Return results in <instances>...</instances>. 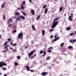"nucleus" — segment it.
Returning <instances> with one entry per match:
<instances>
[{"mask_svg": "<svg viewBox=\"0 0 76 76\" xmlns=\"http://www.w3.org/2000/svg\"><path fill=\"white\" fill-rule=\"evenodd\" d=\"M5 19H6V15H4L3 16V19L4 20H5Z\"/></svg>", "mask_w": 76, "mask_h": 76, "instance_id": "31", "label": "nucleus"}, {"mask_svg": "<svg viewBox=\"0 0 76 76\" xmlns=\"http://www.w3.org/2000/svg\"><path fill=\"white\" fill-rule=\"evenodd\" d=\"M3 66H7V64L6 63H4L3 62Z\"/></svg>", "mask_w": 76, "mask_h": 76, "instance_id": "32", "label": "nucleus"}, {"mask_svg": "<svg viewBox=\"0 0 76 76\" xmlns=\"http://www.w3.org/2000/svg\"><path fill=\"white\" fill-rule=\"evenodd\" d=\"M35 51H36L35 50H33L30 52L28 54V57H30L31 56H32V54H33L34 53H35Z\"/></svg>", "mask_w": 76, "mask_h": 76, "instance_id": "4", "label": "nucleus"}, {"mask_svg": "<svg viewBox=\"0 0 76 76\" xmlns=\"http://www.w3.org/2000/svg\"><path fill=\"white\" fill-rule=\"evenodd\" d=\"M57 35H55L54 37V38H57Z\"/></svg>", "mask_w": 76, "mask_h": 76, "instance_id": "54", "label": "nucleus"}, {"mask_svg": "<svg viewBox=\"0 0 76 76\" xmlns=\"http://www.w3.org/2000/svg\"><path fill=\"white\" fill-rule=\"evenodd\" d=\"M4 76H7V74H4Z\"/></svg>", "mask_w": 76, "mask_h": 76, "instance_id": "56", "label": "nucleus"}, {"mask_svg": "<svg viewBox=\"0 0 76 76\" xmlns=\"http://www.w3.org/2000/svg\"><path fill=\"white\" fill-rule=\"evenodd\" d=\"M71 29V27H67L66 28V29L67 31H69V30H70V29Z\"/></svg>", "mask_w": 76, "mask_h": 76, "instance_id": "24", "label": "nucleus"}, {"mask_svg": "<svg viewBox=\"0 0 76 76\" xmlns=\"http://www.w3.org/2000/svg\"><path fill=\"white\" fill-rule=\"evenodd\" d=\"M32 28L34 31H35V30H36V29H35V26H34V25H32Z\"/></svg>", "mask_w": 76, "mask_h": 76, "instance_id": "17", "label": "nucleus"}, {"mask_svg": "<svg viewBox=\"0 0 76 76\" xmlns=\"http://www.w3.org/2000/svg\"><path fill=\"white\" fill-rule=\"evenodd\" d=\"M76 41V39H72V40H71L70 39L69 40V42H71V43H72V44H74V42H75Z\"/></svg>", "mask_w": 76, "mask_h": 76, "instance_id": "5", "label": "nucleus"}, {"mask_svg": "<svg viewBox=\"0 0 76 76\" xmlns=\"http://www.w3.org/2000/svg\"><path fill=\"white\" fill-rule=\"evenodd\" d=\"M37 20H38L39 19V18H40V15H39L38 16V17H37Z\"/></svg>", "mask_w": 76, "mask_h": 76, "instance_id": "25", "label": "nucleus"}, {"mask_svg": "<svg viewBox=\"0 0 76 76\" xmlns=\"http://www.w3.org/2000/svg\"><path fill=\"white\" fill-rule=\"evenodd\" d=\"M18 39L20 38V39L23 38V33L21 32L18 35Z\"/></svg>", "mask_w": 76, "mask_h": 76, "instance_id": "3", "label": "nucleus"}, {"mask_svg": "<svg viewBox=\"0 0 76 76\" xmlns=\"http://www.w3.org/2000/svg\"><path fill=\"white\" fill-rule=\"evenodd\" d=\"M48 49H49V50H50V49H53V47H50L48 48Z\"/></svg>", "mask_w": 76, "mask_h": 76, "instance_id": "46", "label": "nucleus"}, {"mask_svg": "<svg viewBox=\"0 0 76 76\" xmlns=\"http://www.w3.org/2000/svg\"><path fill=\"white\" fill-rule=\"evenodd\" d=\"M21 6L22 9H23V6H22V5H21Z\"/></svg>", "mask_w": 76, "mask_h": 76, "instance_id": "47", "label": "nucleus"}, {"mask_svg": "<svg viewBox=\"0 0 76 76\" xmlns=\"http://www.w3.org/2000/svg\"><path fill=\"white\" fill-rule=\"evenodd\" d=\"M2 75V73L0 72V75Z\"/></svg>", "mask_w": 76, "mask_h": 76, "instance_id": "62", "label": "nucleus"}, {"mask_svg": "<svg viewBox=\"0 0 76 76\" xmlns=\"http://www.w3.org/2000/svg\"><path fill=\"white\" fill-rule=\"evenodd\" d=\"M71 16H73V13H71Z\"/></svg>", "mask_w": 76, "mask_h": 76, "instance_id": "61", "label": "nucleus"}, {"mask_svg": "<svg viewBox=\"0 0 76 76\" xmlns=\"http://www.w3.org/2000/svg\"><path fill=\"white\" fill-rule=\"evenodd\" d=\"M8 21L9 22H10V23H11V22H13V20L11 18H10L9 20Z\"/></svg>", "mask_w": 76, "mask_h": 76, "instance_id": "19", "label": "nucleus"}, {"mask_svg": "<svg viewBox=\"0 0 76 76\" xmlns=\"http://www.w3.org/2000/svg\"><path fill=\"white\" fill-rule=\"evenodd\" d=\"M20 19H22L23 20H24L25 19V17L23 15H20V16H19L17 18L16 20L17 21H19V20H20Z\"/></svg>", "mask_w": 76, "mask_h": 76, "instance_id": "1", "label": "nucleus"}, {"mask_svg": "<svg viewBox=\"0 0 76 76\" xmlns=\"http://www.w3.org/2000/svg\"><path fill=\"white\" fill-rule=\"evenodd\" d=\"M12 18H14V19H15L16 18V16H15L14 17H12Z\"/></svg>", "mask_w": 76, "mask_h": 76, "instance_id": "57", "label": "nucleus"}, {"mask_svg": "<svg viewBox=\"0 0 76 76\" xmlns=\"http://www.w3.org/2000/svg\"><path fill=\"white\" fill-rule=\"evenodd\" d=\"M46 60H50V56H49L47 58H46Z\"/></svg>", "mask_w": 76, "mask_h": 76, "instance_id": "30", "label": "nucleus"}, {"mask_svg": "<svg viewBox=\"0 0 76 76\" xmlns=\"http://www.w3.org/2000/svg\"><path fill=\"white\" fill-rule=\"evenodd\" d=\"M5 50H6L2 51V52H3V53H5V52H6V51H8V50H7V49H5Z\"/></svg>", "mask_w": 76, "mask_h": 76, "instance_id": "36", "label": "nucleus"}, {"mask_svg": "<svg viewBox=\"0 0 76 76\" xmlns=\"http://www.w3.org/2000/svg\"><path fill=\"white\" fill-rule=\"evenodd\" d=\"M43 52L44 51H43V50H41L39 52V54H41L42 53H43Z\"/></svg>", "mask_w": 76, "mask_h": 76, "instance_id": "38", "label": "nucleus"}, {"mask_svg": "<svg viewBox=\"0 0 76 76\" xmlns=\"http://www.w3.org/2000/svg\"><path fill=\"white\" fill-rule=\"evenodd\" d=\"M7 41L4 43V45H7Z\"/></svg>", "mask_w": 76, "mask_h": 76, "instance_id": "33", "label": "nucleus"}, {"mask_svg": "<svg viewBox=\"0 0 76 76\" xmlns=\"http://www.w3.org/2000/svg\"><path fill=\"white\" fill-rule=\"evenodd\" d=\"M22 4L23 5H25V1H23Z\"/></svg>", "mask_w": 76, "mask_h": 76, "instance_id": "37", "label": "nucleus"}, {"mask_svg": "<svg viewBox=\"0 0 76 76\" xmlns=\"http://www.w3.org/2000/svg\"><path fill=\"white\" fill-rule=\"evenodd\" d=\"M69 35H71V36H73L74 34H73V33L72 32Z\"/></svg>", "mask_w": 76, "mask_h": 76, "instance_id": "42", "label": "nucleus"}, {"mask_svg": "<svg viewBox=\"0 0 76 76\" xmlns=\"http://www.w3.org/2000/svg\"><path fill=\"white\" fill-rule=\"evenodd\" d=\"M10 49L11 50H13V48H10Z\"/></svg>", "mask_w": 76, "mask_h": 76, "instance_id": "55", "label": "nucleus"}, {"mask_svg": "<svg viewBox=\"0 0 76 76\" xmlns=\"http://www.w3.org/2000/svg\"><path fill=\"white\" fill-rule=\"evenodd\" d=\"M42 35L43 36L45 35V30H42Z\"/></svg>", "mask_w": 76, "mask_h": 76, "instance_id": "16", "label": "nucleus"}, {"mask_svg": "<svg viewBox=\"0 0 76 76\" xmlns=\"http://www.w3.org/2000/svg\"><path fill=\"white\" fill-rule=\"evenodd\" d=\"M63 7H61L59 9V11L60 12H61L63 10Z\"/></svg>", "mask_w": 76, "mask_h": 76, "instance_id": "23", "label": "nucleus"}, {"mask_svg": "<svg viewBox=\"0 0 76 76\" xmlns=\"http://www.w3.org/2000/svg\"><path fill=\"white\" fill-rule=\"evenodd\" d=\"M3 66V61L0 62V67H2Z\"/></svg>", "mask_w": 76, "mask_h": 76, "instance_id": "14", "label": "nucleus"}, {"mask_svg": "<svg viewBox=\"0 0 76 76\" xmlns=\"http://www.w3.org/2000/svg\"><path fill=\"white\" fill-rule=\"evenodd\" d=\"M51 50H50L49 49H48V50L47 51V52H48V53H51Z\"/></svg>", "mask_w": 76, "mask_h": 76, "instance_id": "29", "label": "nucleus"}, {"mask_svg": "<svg viewBox=\"0 0 76 76\" xmlns=\"http://www.w3.org/2000/svg\"><path fill=\"white\" fill-rule=\"evenodd\" d=\"M13 42H11V43H10V45H12L13 46Z\"/></svg>", "mask_w": 76, "mask_h": 76, "instance_id": "50", "label": "nucleus"}, {"mask_svg": "<svg viewBox=\"0 0 76 76\" xmlns=\"http://www.w3.org/2000/svg\"><path fill=\"white\" fill-rule=\"evenodd\" d=\"M8 47H9V45H7L6 46L4 47V49H7V50L8 51L9 48H7Z\"/></svg>", "mask_w": 76, "mask_h": 76, "instance_id": "18", "label": "nucleus"}, {"mask_svg": "<svg viewBox=\"0 0 76 76\" xmlns=\"http://www.w3.org/2000/svg\"><path fill=\"white\" fill-rule=\"evenodd\" d=\"M16 32H17V30H16V29H15L14 31H12V32H13V33H16Z\"/></svg>", "mask_w": 76, "mask_h": 76, "instance_id": "27", "label": "nucleus"}, {"mask_svg": "<svg viewBox=\"0 0 76 76\" xmlns=\"http://www.w3.org/2000/svg\"><path fill=\"white\" fill-rule=\"evenodd\" d=\"M50 38H53V36L51 35V36L50 37Z\"/></svg>", "mask_w": 76, "mask_h": 76, "instance_id": "53", "label": "nucleus"}, {"mask_svg": "<svg viewBox=\"0 0 76 76\" xmlns=\"http://www.w3.org/2000/svg\"><path fill=\"white\" fill-rule=\"evenodd\" d=\"M35 57H37V55H34V56H32L30 57L31 59H33L34 58H35Z\"/></svg>", "mask_w": 76, "mask_h": 76, "instance_id": "15", "label": "nucleus"}, {"mask_svg": "<svg viewBox=\"0 0 76 76\" xmlns=\"http://www.w3.org/2000/svg\"><path fill=\"white\" fill-rule=\"evenodd\" d=\"M67 69H66V70L65 71H64V72H67Z\"/></svg>", "mask_w": 76, "mask_h": 76, "instance_id": "63", "label": "nucleus"}, {"mask_svg": "<svg viewBox=\"0 0 76 76\" xmlns=\"http://www.w3.org/2000/svg\"><path fill=\"white\" fill-rule=\"evenodd\" d=\"M28 48V46H26V49H27V48Z\"/></svg>", "mask_w": 76, "mask_h": 76, "instance_id": "60", "label": "nucleus"}, {"mask_svg": "<svg viewBox=\"0 0 76 76\" xmlns=\"http://www.w3.org/2000/svg\"><path fill=\"white\" fill-rule=\"evenodd\" d=\"M59 38H60V37H58L57 38L54 39L53 40V42H55V41H57V40H58V39H59Z\"/></svg>", "mask_w": 76, "mask_h": 76, "instance_id": "10", "label": "nucleus"}, {"mask_svg": "<svg viewBox=\"0 0 76 76\" xmlns=\"http://www.w3.org/2000/svg\"><path fill=\"white\" fill-rule=\"evenodd\" d=\"M48 11V8H45V14H47V12Z\"/></svg>", "mask_w": 76, "mask_h": 76, "instance_id": "12", "label": "nucleus"}, {"mask_svg": "<svg viewBox=\"0 0 76 76\" xmlns=\"http://www.w3.org/2000/svg\"><path fill=\"white\" fill-rule=\"evenodd\" d=\"M15 66H18V63L16 62L15 63Z\"/></svg>", "mask_w": 76, "mask_h": 76, "instance_id": "44", "label": "nucleus"}, {"mask_svg": "<svg viewBox=\"0 0 76 76\" xmlns=\"http://www.w3.org/2000/svg\"><path fill=\"white\" fill-rule=\"evenodd\" d=\"M46 7H47V5H45L43 6L42 8L43 9H45V8Z\"/></svg>", "mask_w": 76, "mask_h": 76, "instance_id": "35", "label": "nucleus"}, {"mask_svg": "<svg viewBox=\"0 0 76 76\" xmlns=\"http://www.w3.org/2000/svg\"><path fill=\"white\" fill-rule=\"evenodd\" d=\"M23 15H24V16H26L27 14L25 12H23Z\"/></svg>", "mask_w": 76, "mask_h": 76, "instance_id": "43", "label": "nucleus"}, {"mask_svg": "<svg viewBox=\"0 0 76 76\" xmlns=\"http://www.w3.org/2000/svg\"><path fill=\"white\" fill-rule=\"evenodd\" d=\"M74 32L75 34H76V31H75Z\"/></svg>", "mask_w": 76, "mask_h": 76, "instance_id": "64", "label": "nucleus"}, {"mask_svg": "<svg viewBox=\"0 0 76 76\" xmlns=\"http://www.w3.org/2000/svg\"><path fill=\"white\" fill-rule=\"evenodd\" d=\"M16 45H17V44H16V43L13 44V45H12V46H14V47L16 46Z\"/></svg>", "mask_w": 76, "mask_h": 76, "instance_id": "39", "label": "nucleus"}, {"mask_svg": "<svg viewBox=\"0 0 76 76\" xmlns=\"http://www.w3.org/2000/svg\"><path fill=\"white\" fill-rule=\"evenodd\" d=\"M31 43L33 44V43H34V41H32L31 42Z\"/></svg>", "mask_w": 76, "mask_h": 76, "instance_id": "58", "label": "nucleus"}, {"mask_svg": "<svg viewBox=\"0 0 76 76\" xmlns=\"http://www.w3.org/2000/svg\"><path fill=\"white\" fill-rule=\"evenodd\" d=\"M20 9H21V8H20L19 7V8H18V10H20Z\"/></svg>", "mask_w": 76, "mask_h": 76, "instance_id": "52", "label": "nucleus"}, {"mask_svg": "<svg viewBox=\"0 0 76 76\" xmlns=\"http://www.w3.org/2000/svg\"><path fill=\"white\" fill-rule=\"evenodd\" d=\"M13 53H15V52H17V50L16 49L15 50H13Z\"/></svg>", "mask_w": 76, "mask_h": 76, "instance_id": "45", "label": "nucleus"}, {"mask_svg": "<svg viewBox=\"0 0 76 76\" xmlns=\"http://www.w3.org/2000/svg\"><path fill=\"white\" fill-rule=\"evenodd\" d=\"M16 28V26H14V27H13V28Z\"/></svg>", "mask_w": 76, "mask_h": 76, "instance_id": "59", "label": "nucleus"}, {"mask_svg": "<svg viewBox=\"0 0 76 76\" xmlns=\"http://www.w3.org/2000/svg\"><path fill=\"white\" fill-rule=\"evenodd\" d=\"M2 70H3L4 71V70H7V68H5V67H3L2 68Z\"/></svg>", "mask_w": 76, "mask_h": 76, "instance_id": "26", "label": "nucleus"}, {"mask_svg": "<svg viewBox=\"0 0 76 76\" xmlns=\"http://www.w3.org/2000/svg\"><path fill=\"white\" fill-rule=\"evenodd\" d=\"M31 13L33 15H35V11L33 10H31Z\"/></svg>", "mask_w": 76, "mask_h": 76, "instance_id": "8", "label": "nucleus"}, {"mask_svg": "<svg viewBox=\"0 0 76 76\" xmlns=\"http://www.w3.org/2000/svg\"><path fill=\"white\" fill-rule=\"evenodd\" d=\"M29 2H30V3H31L32 2V0H29Z\"/></svg>", "mask_w": 76, "mask_h": 76, "instance_id": "51", "label": "nucleus"}, {"mask_svg": "<svg viewBox=\"0 0 76 76\" xmlns=\"http://www.w3.org/2000/svg\"><path fill=\"white\" fill-rule=\"evenodd\" d=\"M44 54L42 55V57H44L45 55H46V51H44Z\"/></svg>", "mask_w": 76, "mask_h": 76, "instance_id": "22", "label": "nucleus"}, {"mask_svg": "<svg viewBox=\"0 0 76 76\" xmlns=\"http://www.w3.org/2000/svg\"><path fill=\"white\" fill-rule=\"evenodd\" d=\"M69 20H70V21H73V19L72 18V15H70L68 18Z\"/></svg>", "mask_w": 76, "mask_h": 76, "instance_id": "6", "label": "nucleus"}, {"mask_svg": "<svg viewBox=\"0 0 76 76\" xmlns=\"http://www.w3.org/2000/svg\"><path fill=\"white\" fill-rule=\"evenodd\" d=\"M15 15L17 16H19L20 15V13L19 12H16L15 13Z\"/></svg>", "mask_w": 76, "mask_h": 76, "instance_id": "11", "label": "nucleus"}, {"mask_svg": "<svg viewBox=\"0 0 76 76\" xmlns=\"http://www.w3.org/2000/svg\"><path fill=\"white\" fill-rule=\"evenodd\" d=\"M47 74H48V73L46 72H42V76H45L46 75H47Z\"/></svg>", "mask_w": 76, "mask_h": 76, "instance_id": "7", "label": "nucleus"}, {"mask_svg": "<svg viewBox=\"0 0 76 76\" xmlns=\"http://www.w3.org/2000/svg\"><path fill=\"white\" fill-rule=\"evenodd\" d=\"M30 72H34V70H30Z\"/></svg>", "mask_w": 76, "mask_h": 76, "instance_id": "48", "label": "nucleus"}, {"mask_svg": "<svg viewBox=\"0 0 76 76\" xmlns=\"http://www.w3.org/2000/svg\"><path fill=\"white\" fill-rule=\"evenodd\" d=\"M5 4L6 3L4 2L1 6V8H4L5 7Z\"/></svg>", "mask_w": 76, "mask_h": 76, "instance_id": "13", "label": "nucleus"}, {"mask_svg": "<svg viewBox=\"0 0 76 76\" xmlns=\"http://www.w3.org/2000/svg\"><path fill=\"white\" fill-rule=\"evenodd\" d=\"M25 67L26 68L27 71H29V69H30V68L29 66H25Z\"/></svg>", "mask_w": 76, "mask_h": 76, "instance_id": "9", "label": "nucleus"}, {"mask_svg": "<svg viewBox=\"0 0 76 76\" xmlns=\"http://www.w3.org/2000/svg\"><path fill=\"white\" fill-rule=\"evenodd\" d=\"M59 19V18H56L54 19L53 21H54H54L55 22V21H56V20H58Z\"/></svg>", "mask_w": 76, "mask_h": 76, "instance_id": "21", "label": "nucleus"}, {"mask_svg": "<svg viewBox=\"0 0 76 76\" xmlns=\"http://www.w3.org/2000/svg\"><path fill=\"white\" fill-rule=\"evenodd\" d=\"M11 39H11V38H9L7 39V41H10Z\"/></svg>", "mask_w": 76, "mask_h": 76, "instance_id": "41", "label": "nucleus"}, {"mask_svg": "<svg viewBox=\"0 0 76 76\" xmlns=\"http://www.w3.org/2000/svg\"><path fill=\"white\" fill-rule=\"evenodd\" d=\"M73 48V46H69L68 47V48L69 49H71V48Z\"/></svg>", "mask_w": 76, "mask_h": 76, "instance_id": "28", "label": "nucleus"}, {"mask_svg": "<svg viewBox=\"0 0 76 76\" xmlns=\"http://www.w3.org/2000/svg\"><path fill=\"white\" fill-rule=\"evenodd\" d=\"M64 43H62L60 45V47H63L64 46Z\"/></svg>", "mask_w": 76, "mask_h": 76, "instance_id": "20", "label": "nucleus"}, {"mask_svg": "<svg viewBox=\"0 0 76 76\" xmlns=\"http://www.w3.org/2000/svg\"><path fill=\"white\" fill-rule=\"evenodd\" d=\"M18 59H20V58H21V57H20V56H18L17 57Z\"/></svg>", "mask_w": 76, "mask_h": 76, "instance_id": "34", "label": "nucleus"}, {"mask_svg": "<svg viewBox=\"0 0 76 76\" xmlns=\"http://www.w3.org/2000/svg\"><path fill=\"white\" fill-rule=\"evenodd\" d=\"M12 24H9V25H8V26L10 28V26H12Z\"/></svg>", "mask_w": 76, "mask_h": 76, "instance_id": "49", "label": "nucleus"}, {"mask_svg": "<svg viewBox=\"0 0 76 76\" xmlns=\"http://www.w3.org/2000/svg\"><path fill=\"white\" fill-rule=\"evenodd\" d=\"M58 24V21H54L51 27L52 28H54Z\"/></svg>", "mask_w": 76, "mask_h": 76, "instance_id": "2", "label": "nucleus"}, {"mask_svg": "<svg viewBox=\"0 0 76 76\" xmlns=\"http://www.w3.org/2000/svg\"><path fill=\"white\" fill-rule=\"evenodd\" d=\"M54 31V29H50L49 30L50 32H53Z\"/></svg>", "mask_w": 76, "mask_h": 76, "instance_id": "40", "label": "nucleus"}]
</instances>
